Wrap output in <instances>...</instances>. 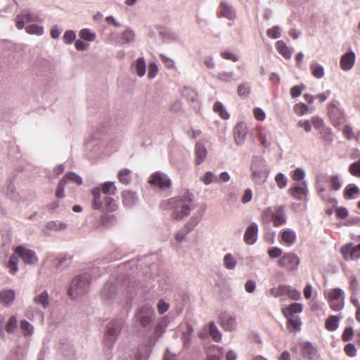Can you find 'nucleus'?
I'll use <instances>...</instances> for the list:
<instances>
[{
    "label": "nucleus",
    "mask_w": 360,
    "mask_h": 360,
    "mask_svg": "<svg viewBox=\"0 0 360 360\" xmlns=\"http://www.w3.org/2000/svg\"><path fill=\"white\" fill-rule=\"evenodd\" d=\"M162 206L166 210H171L172 219L181 220L188 216L195 208L193 195L186 192L181 196L172 198L162 202Z\"/></svg>",
    "instance_id": "f257e3e1"
},
{
    "label": "nucleus",
    "mask_w": 360,
    "mask_h": 360,
    "mask_svg": "<svg viewBox=\"0 0 360 360\" xmlns=\"http://www.w3.org/2000/svg\"><path fill=\"white\" fill-rule=\"evenodd\" d=\"M250 170L252 180L257 185L263 184L269 176V169L266 160L262 157L255 156L252 158Z\"/></svg>",
    "instance_id": "f03ea898"
},
{
    "label": "nucleus",
    "mask_w": 360,
    "mask_h": 360,
    "mask_svg": "<svg viewBox=\"0 0 360 360\" xmlns=\"http://www.w3.org/2000/svg\"><path fill=\"white\" fill-rule=\"evenodd\" d=\"M91 276L84 274L75 277L69 286L68 295L72 298H77L86 294L89 290Z\"/></svg>",
    "instance_id": "7ed1b4c3"
},
{
    "label": "nucleus",
    "mask_w": 360,
    "mask_h": 360,
    "mask_svg": "<svg viewBox=\"0 0 360 360\" xmlns=\"http://www.w3.org/2000/svg\"><path fill=\"white\" fill-rule=\"evenodd\" d=\"M167 326V320L164 317L161 322L159 323L158 328L155 329L153 335L150 337L148 345H140L136 354V360H148L150 357L151 348L155 344L158 338L164 332L163 328Z\"/></svg>",
    "instance_id": "20e7f679"
},
{
    "label": "nucleus",
    "mask_w": 360,
    "mask_h": 360,
    "mask_svg": "<svg viewBox=\"0 0 360 360\" xmlns=\"http://www.w3.org/2000/svg\"><path fill=\"white\" fill-rule=\"evenodd\" d=\"M123 321L120 319L111 321L106 326V331L103 337L104 349L110 351L122 330Z\"/></svg>",
    "instance_id": "39448f33"
},
{
    "label": "nucleus",
    "mask_w": 360,
    "mask_h": 360,
    "mask_svg": "<svg viewBox=\"0 0 360 360\" xmlns=\"http://www.w3.org/2000/svg\"><path fill=\"white\" fill-rule=\"evenodd\" d=\"M136 322L139 323L145 331L150 330L153 326L155 319L154 309L149 305L141 307L135 314Z\"/></svg>",
    "instance_id": "423d86ee"
},
{
    "label": "nucleus",
    "mask_w": 360,
    "mask_h": 360,
    "mask_svg": "<svg viewBox=\"0 0 360 360\" xmlns=\"http://www.w3.org/2000/svg\"><path fill=\"white\" fill-rule=\"evenodd\" d=\"M325 295L328 301L330 307L333 311H338L344 308L345 292L341 288H336L329 290Z\"/></svg>",
    "instance_id": "0eeeda50"
},
{
    "label": "nucleus",
    "mask_w": 360,
    "mask_h": 360,
    "mask_svg": "<svg viewBox=\"0 0 360 360\" xmlns=\"http://www.w3.org/2000/svg\"><path fill=\"white\" fill-rule=\"evenodd\" d=\"M14 252L18 258L22 259L25 264L33 265L38 262V257L35 252L24 245L16 247Z\"/></svg>",
    "instance_id": "6e6552de"
},
{
    "label": "nucleus",
    "mask_w": 360,
    "mask_h": 360,
    "mask_svg": "<svg viewBox=\"0 0 360 360\" xmlns=\"http://www.w3.org/2000/svg\"><path fill=\"white\" fill-rule=\"evenodd\" d=\"M328 115L335 127H339L345 121L344 112L340 108V104L337 101L329 104Z\"/></svg>",
    "instance_id": "1a4fd4ad"
},
{
    "label": "nucleus",
    "mask_w": 360,
    "mask_h": 360,
    "mask_svg": "<svg viewBox=\"0 0 360 360\" xmlns=\"http://www.w3.org/2000/svg\"><path fill=\"white\" fill-rule=\"evenodd\" d=\"M300 263V258L294 253H286L281 256L278 261V265L288 271L296 270Z\"/></svg>",
    "instance_id": "9d476101"
},
{
    "label": "nucleus",
    "mask_w": 360,
    "mask_h": 360,
    "mask_svg": "<svg viewBox=\"0 0 360 360\" xmlns=\"http://www.w3.org/2000/svg\"><path fill=\"white\" fill-rule=\"evenodd\" d=\"M270 215L274 226H278L286 222V215L283 206L277 207L274 212H272L271 207H267L263 211V217H267Z\"/></svg>",
    "instance_id": "9b49d317"
},
{
    "label": "nucleus",
    "mask_w": 360,
    "mask_h": 360,
    "mask_svg": "<svg viewBox=\"0 0 360 360\" xmlns=\"http://www.w3.org/2000/svg\"><path fill=\"white\" fill-rule=\"evenodd\" d=\"M40 21L38 15L32 13L28 9H25L16 16L15 18V26L18 30H22L25 23L34 22Z\"/></svg>",
    "instance_id": "f8f14e48"
},
{
    "label": "nucleus",
    "mask_w": 360,
    "mask_h": 360,
    "mask_svg": "<svg viewBox=\"0 0 360 360\" xmlns=\"http://www.w3.org/2000/svg\"><path fill=\"white\" fill-rule=\"evenodd\" d=\"M340 252L345 260H356L360 258V243H348L341 248Z\"/></svg>",
    "instance_id": "ddd939ff"
},
{
    "label": "nucleus",
    "mask_w": 360,
    "mask_h": 360,
    "mask_svg": "<svg viewBox=\"0 0 360 360\" xmlns=\"http://www.w3.org/2000/svg\"><path fill=\"white\" fill-rule=\"evenodd\" d=\"M148 183L154 186L161 189H167L171 186V180L169 178L160 172H157L151 174Z\"/></svg>",
    "instance_id": "4468645a"
},
{
    "label": "nucleus",
    "mask_w": 360,
    "mask_h": 360,
    "mask_svg": "<svg viewBox=\"0 0 360 360\" xmlns=\"http://www.w3.org/2000/svg\"><path fill=\"white\" fill-rule=\"evenodd\" d=\"M117 293L116 286L112 283H106L101 291V297L105 304H110L116 298Z\"/></svg>",
    "instance_id": "2eb2a0df"
},
{
    "label": "nucleus",
    "mask_w": 360,
    "mask_h": 360,
    "mask_svg": "<svg viewBox=\"0 0 360 360\" xmlns=\"http://www.w3.org/2000/svg\"><path fill=\"white\" fill-rule=\"evenodd\" d=\"M302 352L303 356L308 360H318L320 356L317 347L309 342L304 343Z\"/></svg>",
    "instance_id": "dca6fc26"
},
{
    "label": "nucleus",
    "mask_w": 360,
    "mask_h": 360,
    "mask_svg": "<svg viewBox=\"0 0 360 360\" xmlns=\"http://www.w3.org/2000/svg\"><path fill=\"white\" fill-rule=\"evenodd\" d=\"M122 204L127 208H132L139 202V197L136 193L125 190L122 192Z\"/></svg>",
    "instance_id": "f3484780"
},
{
    "label": "nucleus",
    "mask_w": 360,
    "mask_h": 360,
    "mask_svg": "<svg viewBox=\"0 0 360 360\" xmlns=\"http://www.w3.org/2000/svg\"><path fill=\"white\" fill-rule=\"evenodd\" d=\"M182 96L187 100L193 108H199L200 102L195 90L189 87H184L182 91Z\"/></svg>",
    "instance_id": "a211bd4d"
},
{
    "label": "nucleus",
    "mask_w": 360,
    "mask_h": 360,
    "mask_svg": "<svg viewBox=\"0 0 360 360\" xmlns=\"http://www.w3.org/2000/svg\"><path fill=\"white\" fill-rule=\"evenodd\" d=\"M91 207L95 210H102L105 203L104 196L102 195L101 188L96 187L91 190Z\"/></svg>",
    "instance_id": "6ab92c4d"
},
{
    "label": "nucleus",
    "mask_w": 360,
    "mask_h": 360,
    "mask_svg": "<svg viewBox=\"0 0 360 360\" xmlns=\"http://www.w3.org/2000/svg\"><path fill=\"white\" fill-rule=\"evenodd\" d=\"M235 143L240 146L244 143L247 135V125L245 122H238L236 124L234 129Z\"/></svg>",
    "instance_id": "aec40b11"
},
{
    "label": "nucleus",
    "mask_w": 360,
    "mask_h": 360,
    "mask_svg": "<svg viewBox=\"0 0 360 360\" xmlns=\"http://www.w3.org/2000/svg\"><path fill=\"white\" fill-rule=\"evenodd\" d=\"M258 226L255 222L251 223L246 229L244 241L248 245H253L257 238Z\"/></svg>",
    "instance_id": "412c9836"
},
{
    "label": "nucleus",
    "mask_w": 360,
    "mask_h": 360,
    "mask_svg": "<svg viewBox=\"0 0 360 360\" xmlns=\"http://www.w3.org/2000/svg\"><path fill=\"white\" fill-rule=\"evenodd\" d=\"M356 60V55L353 51H349L342 56L340 65L342 70L349 71L354 65Z\"/></svg>",
    "instance_id": "4be33fe9"
},
{
    "label": "nucleus",
    "mask_w": 360,
    "mask_h": 360,
    "mask_svg": "<svg viewBox=\"0 0 360 360\" xmlns=\"http://www.w3.org/2000/svg\"><path fill=\"white\" fill-rule=\"evenodd\" d=\"M135 39V32L131 28L126 29L116 37V42L120 45L132 43Z\"/></svg>",
    "instance_id": "5701e85b"
},
{
    "label": "nucleus",
    "mask_w": 360,
    "mask_h": 360,
    "mask_svg": "<svg viewBox=\"0 0 360 360\" xmlns=\"http://www.w3.org/2000/svg\"><path fill=\"white\" fill-rule=\"evenodd\" d=\"M289 192L294 198L299 200H304L308 193L306 182L304 181L302 186H295L290 188Z\"/></svg>",
    "instance_id": "b1692460"
},
{
    "label": "nucleus",
    "mask_w": 360,
    "mask_h": 360,
    "mask_svg": "<svg viewBox=\"0 0 360 360\" xmlns=\"http://www.w3.org/2000/svg\"><path fill=\"white\" fill-rule=\"evenodd\" d=\"M33 302L36 305L40 306L43 309H46L49 305V295L47 290L41 292H36L33 297Z\"/></svg>",
    "instance_id": "393cba45"
},
{
    "label": "nucleus",
    "mask_w": 360,
    "mask_h": 360,
    "mask_svg": "<svg viewBox=\"0 0 360 360\" xmlns=\"http://www.w3.org/2000/svg\"><path fill=\"white\" fill-rule=\"evenodd\" d=\"M219 11L222 16L229 20H233L236 17L235 9L226 1H221L219 4Z\"/></svg>",
    "instance_id": "a878e982"
},
{
    "label": "nucleus",
    "mask_w": 360,
    "mask_h": 360,
    "mask_svg": "<svg viewBox=\"0 0 360 360\" xmlns=\"http://www.w3.org/2000/svg\"><path fill=\"white\" fill-rule=\"evenodd\" d=\"M282 242L287 246H291L296 240L295 232L290 229H286L281 232Z\"/></svg>",
    "instance_id": "bb28decb"
},
{
    "label": "nucleus",
    "mask_w": 360,
    "mask_h": 360,
    "mask_svg": "<svg viewBox=\"0 0 360 360\" xmlns=\"http://www.w3.org/2000/svg\"><path fill=\"white\" fill-rule=\"evenodd\" d=\"M221 327L228 331L234 330L237 327V322L235 316L224 315L221 318Z\"/></svg>",
    "instance_id": "cd10ccee"
},
{
    "label": "nucleus",
    "mask_w": 360,
    "mask_h": 360,
    "mask_svg": "<svg viewBox=\"0 0 360 360\" xmlns=\"http://www.w3.org/2000/svg\"><path fill=\"white\" fill-rule=\"evenodd\" d=\"M15 294L13 290H3L0 292V303L9 306L15 300Z\"/></svg>",
    "instance_id": "c85d7f7f"
},
{
    "label": "nucleus",
    "mask_w": 360,
    "mask_h": 360,
    "mask_svg": "<svg viewBox=\"0 0 360 360\" xmlns=\"http://www.w3.org/2000/svg\"><path fill=\"white\" fill-rule=\"evenodd\" d=\"M132 69L139 77H143L146 74V61L144 58H137L131 65Z\"/></svg>",
    "instance_id": "c756f323"
},
{
    "label": "nucleus",
    "mask_w": 360,
    "mask_h": 360,
    "mask_svg": "<svg viewBox=\"0 0 360 360\" xmlns=\"http://www.w3.org/2000/svg\"><path fill=\"white\" fill-rule=\"evenodd\" d=\"M302 310V304L295 302L290 304L288 307L283 309L282 312L285 316H295V314L300 313Z\"/></svg>",
    "instance_id": "7c9ffc66"
},
{
    "label": "nucleus",
    "mask_w": 360,
    "mask_h": 360,
    "mask_svg": "<svg viewBox=\"0 0 360 360\" xmlns=\"http://www.w3.org/2000/svg\"><path fill=\"white\" fill-rule=\"evenodd\" d=\"M195 163L197 165H200L202 163L206 156H207V150L203 144L200 142H198L195 145Z\"/></svg>",
    "instance_id": "2f4dec72"
},
{
    "label": "nucleus",
    "mask_w": 360,
    "mask_h": 360,
    "mask_svg": "<svg viewBox=\"0 0 360 360\" xmlns=\"http://www.w3.org/2000/svg\"><path fill=\"white\" fill-rule=\"evenodd\" d=\"M99 187L103 194L105 195V196L113 195L117 193V188L112 181H106L101 184Z\"/></svg>",
    "instance_id": "473e14b6"
},
{
    "label": "nucleus",
    "mask_w": 360,
    "mask_h": 360,
    "mask_svg": "<svg viewBox=\"0 0 360 360\" xmlns=\"http://www.w3.org/2000/svg\"><path fill=\"white\" fill-rule=\"evenodd\" d=\"M276 49L277 51L282 55L285 59H290L292 56V52L287 46L285 42L282 40L277 41L276 43Z\"/></svg>",
    "instance_id": "72a5a7b5"
},
{
    "label": "nucleus",
    "mask_w": 360,
    "mask_h": 360,
    "mask_svg": "<svg viewBox=\"0 0 360 360\" xmlns=\"http://www.w3.org/2000/svg\"><path fill=\"white\" fill-rule=\"evenodd\" d=\"M293 110L297 115L302 116L311 113L314 111V108L309 107L303 103H299L294 105Z\"/></svg>",
    "instance_id": "f704fd0d"
},
{
    "label": "nucleus",
    "mask_w": 360,
    "mask_h": 360,
    "mask_svg": "<svg viewBox=\"0 0 360 360\" xmlns=\"http://www.w3.org/2000/svg\"><path fill=\"white\" fill-rule=\"evenodd\" d=\"M104 200L105 203H103V208L101 211L112 212L117 209L118 205L114 198L110 196H104Z\"/></svg>",
    "instance_id": "c9c22d12"
},
{
    "label": "nucleus",
    "mask_w": 360,
    "mask_h": 360,
    "mask_svg": "<svg viewBox=\"0 0 360 360\" xmlns=\"http://www.w3.org/2000/svg\"><path fill=\"white\" fill-rule=\"evenodd\" d=\"M311 75L316 79H321L325 75V69L323 65L313 62L310 65Z\"/></svg>",
    "instance_id": "e433bc0d"
},
{
    "label": "nucleus",
    "mask_w": 360,
    "mask_h": 360,
    "mask_svg": "<svg viewBox=\"0 0 360 360\" xmlns=\"http://www.w3.org/2000/svg\"><path fill=\"white\" fill-rule=\"evenodd\" d=\"M79 36L81 39L87 42H92L96 39V32L91 31V30L89 28L82 29L79 32Z\"/></svg>",
    "instance_id": "4c0bfd02"
},
{
    "label": "nucleus",
    "mask_w": 360,
    "mask_h": 360,
    "mask_svg": "<svg viewBox=\"0 0 360 360\" xmlns=\"http://www.w3.org/2000/svg\"><path fill=\"white\" fill-rule=\"evenodd\" d=\"M216 77L219 81L224 82V83H229L235 80V74L233 71H220L219 72Z\"/></svg>",
    "instance_id": "58836bf2"
},
{
    "label": "nucleus",
    "mask_w": 360,
    "mask_h": 360,
    "mask_svg": "<svg viewBox=\"0 0 360 360\" xmlns=\"http://www.w3.org/2000/svg\"><path fill=\"white\" fill-rule=\"evenodd\" d=\"M341 317L330 316L326 321V328L329 331H335L339 326V321Z\"/></svg>",
    "instance_id": "ea45409f"
},
{
    "label": "nucleus",
    "mask_w": 360,
    "mask_h": 360,
    "mask_svg": "<svg viewBox=\"0 0 360 360\" xmlns=\"http://www.w3.org/2000/svg\"><path fill=\"white\" fill-rule=\"evenodd\" d=\"M18 259L15 252L9 258L7 268L11 274H15L18 271Z\"/></svg>",
    "instance_id": "a19ab883"
},
{
    "label": "nucleus",
    "mask_w": 360,
    "mask_h": 360,
    "mask_svg": "<svg viewBox=\"0 0 360 360\" xmlns=\"http://www.w3.org/2000/svg\"><path fill=\"white\" fill-rule=\"evenodd\" d=\"M360 190L357 186L350 184L346 186L344 191V197L346 199H352L354 198L356 194H358Z\"/></svg>",
    "instance_id": "79ce46f5"
},
{
    "label": "nucleus",
    "mask_w": 360,
    "mask_h": 360,
    "mask_svg": "<svg viewBox=\"0 0 360 360\" xmlns=\"http://www.w3.org/2000/svg\"><path fill=\"white\" fill-rule=\"evenodd\" d=\"M58 349L65 356H71L75 354V350L68 342H61Z\"/></svg>",
    "instance_id": "37998d69"
},
{
    "label": "nucleus",
    "mask_w": 360,
    "mask_h": 360,
    "mask_svg": "<svg viewBox=\"0 0 360 360\" xmlns=\"http://www.w3.org/2000/svg\"><path fill=\"white\" fill-rule=\"evenodd\" d=\"M131 172L128 169L120 170L117 175L120 182L124 185L129 184L131 180Z\"/></svg>",
    "instance_id": "c03bdc74"
},
{
    "label": "nucleus",
    "mask_w": 360,
    "mask_h": 360,
    "mask_svg": "<svg viewBox=\"0 0 360 360\" xmlns=\"http://www.w3.org/2000/svg\"><path fill=\"white\" fill-rule=\"evenodd\" d=\"M224 266L229 270L234 269L236 266L237 262L231 253H227L223 259Z\"/></svg>",
    "instance_id": "a18cd8bd"
},
{
    "label": "nucleus",
    "mask_w": 360,
    "mask_h": 360,
    "mask_svg": "<svg viewBox=\"0 0 360 360\" xmlns=\"http://www.w3.org/2000/svg\"><path fill=\"white\" fill-rule=\"evenodd\" d=\"M5 330L7 333H13L18 328V318L15 315L11 316L6 323L4 324Z\"/></svg>",
    "instance_id": "49530a36"
},
{
    "label": "nucleus",
    "mask_w": 360,
    "mask_h": 360,
    "mask_svg": "<svg viewBox=\"0 0 360 360\" xmlns=\"http://www.w3.org/2000/svg\"><path fill=\"white\" fill-rule=\"evenodd\" d=\"M66 227V224L60 221H51L46 224V228L51 231L64 230Z\"/></svg>",
    "instance_id": "de8ad7c7"
},
{
    "label": "nucleus",
    "mask_w": 360,
    "mask_h": 360,
    "mask_svg": "<svg viewBox=\"0 0 360 360\" xmlns=\"http://www.w3.org/2000/svg\"><path fill=\"white\" fill-rule=\"evenodd\" d=\"M213 109L222 119L226 120L229 117V114L221 102L217 101L214 105Z\"/></svg>",
    "instance_id": "09e8293b"
},
{
    "label": "nucleus",
    "mask_w": 360,
    "mask_h": 360,
    "mask_svg": "<svg viewBox=\"0 0 360 360\" xmlns=\"http://www.w3.org/2000/svg\"><path fill=\"white\" fill-rule=\"evenodd\" d=\"M209 332L214 341L219 342L221 340V333L213 321L209 324Z\"/></svg>",
    "instance_id": "8fccbe9b"
},
{
    "label": "nucleus",
    "mask_w": 360,
    "mask_h": 360,
    "mask_svg": "<svg viewBox=\"0 0 360 360\" xmlns=\"http://www.w3.org/2000/svg\"><path fill=\"white\" fill-rule=\"evenodd\" d=\"M205 185H209L214 182H218L217 176L212 172H207L203 176L200 178Z\"/></svg>",
    "instance_id": "3c124183"
},
{
    "label": "nucleus",
    "mask_w": 360,
    "mask_h": 360,
    "mask_svg": "<svg viewBox=\"0 0 360 360\" xmlns=\"http://www.w3.org/2000/svg\"><path fill=\"white\" fill-rule=\"evenodd\" d=\"M101 223L105 227H110L117 223V218L113 214H104L101 217Z\"/></svg>",
    "instance_id": "603ef678"
},
{
    "label": "nucleus",
    "mask_w": 360,
    "mask_h": 360,
    "mask_svg": "<svg viewBox=\"0 0 360 360\" xmlns=\"http://www.w3.org/2000/svg\"><path fill=\"white\" fill-rule=\"evenodd\" d=\"M27 33L29 34H35L41 36L44 33V30L42 26L32 24L25 27Z\"/></svg>",
    "instance_id": "864d4df0"
},
{
    "label": "nucleus",
    "mask_w": 360,
    "mask_h": 360,
    "mask_svg": "<svg viewBox=\"0 0 360 360\" xmlns=\"http://www.w3.org/2000/svg\"><path fill=\"white\" fill-rule=\"evenodd\" d=\"M288 285H279L278 287H274L270 289L269 293L274 297H278L285 295Z\"/></svg>",
    "instance_id": "5fc2aeb1"
},
{
    "label": "nucleus",
    "mask_w": 360,
    "mask_h": 360,
    "mask_svg": "<svg viewBox=\"0 0 360 360\" xmlns=\"http://www.w3.org/2000/svg\"><path fill=\"white\" fill-rule=\"evenodd\" d=\"M20 328L25 336L32 335L34 332L33 326L26 320H23L20 322Z\"/></svg>",
    "instance_id": "6e6d98bb"
},
{
    "label": "nucleus",
    "mask_w": 360,
    "mask_h": 360,
    "mask_svg": "<svg viewBox=\"0 0 360 360\" xmlns=\"http://www.w3.org/2000/svg\"><path fill=\"white\" fill-rule=\"evenodd\" d=\"M282 30L279 26L275 25L266 31V35L271 39H278L281 37Z\"/></svg>",
    "instance_id": "4d7b16f0"
},
{
    "label": "nucleus",
    "mask_w": 360,
    "mask_h": 360,
    "mask_svg": "<svg viewBox=\"0 0 360 360\" xmlns=\"http://www.w3.org/2000/svg\"><path fill=\"white\" fill-rule=\"evenodd\" d=\"M250 93V86L248 83H243L238 86V95L242 98H247Z\"/></svg>",
    "instance_id": "13d9d810"
},
{
    "label": "nucleus",
    "mask_w": 360,
    "mask_h": 360,
    "mask_svg": "<svg viewBox=\"0 0 360 360\" xmlns=\"http://www.w3.org/2000/svg\"><path fill=\"white\" fill-rule=\"evenodd\" d=\"M349 290L353 295H356L359 289V282L355 276L352 275L349 278Z\"/></svg>",
    "instance_id": "bf43d9fd"
},
{
    "label": "nucleus",
    "mask_w": 360,
    "mask_h": 360,
    "mask_svg": "<svg viewBox=\"0 0 360 360\" xmlns=\"http://www.w3.org/2000/svg\"><path fill=\"white\" fill-rule=\"evenodd\" d=\"M288 321V324L294 330H300L301 327V321L297 316H285Z\"/></svg>",
    "instance_id": "052dcab7"
},
{
    "label": "nucleus",
    "mask_w": 360,
    "mask_h": 360,
    "mask_svg": "<svg viewBox=\"0 0 360 360\" xmlns=\"http://www.w3.org/2000/svg\"><path fill=\"white\" fill-rule=\"evenodd\" d=\"M35 314L38 315L41 319V320L43 319L44 314L37 309H34V307H30L25 311V316L30 320H32L34 319Z\"/></svg>",
    "instance_id": "680f3d73"
},
{
    "label": "nucleus",
    "mask_w": 360,
    "mask_h": 360,
    "mask_svg": "<svg viewBox=\"0 0 360 360\" xmlns=\"http://www.w3.org/2000/svg\"><path fill=\"white\" fill-rule=\"evenodd\" d=\"M63 179H65L66 181L69 180L72 182H75L76 184L79 186L82 184V178L76 173L72 172L67 173Z\"/></svg>",
    "instance_id": "e2e57ef3"
},
{
    "label": "nucleus",
    "mask_w": 360,
    "mask_h": 360,
    "mask_svg": "<svg viewBox=\"0 0 360 360\" xmlns=\"http://www.w3.org/2000/svg\"><path fill=\"white\" fill-rule=\"evenodd\" d=\"M63 39L65 44H71L76 41V32L73 30H67L63 34Z\"/></svg>",
    "instance_id": "0e129e2a"
},
{
    "label": "nucleus",
    "mask_w": 360,
    "mask_h": 360,
    "mask_svg": "<svg viewBox=\"0 0 360 360\" xmlns=\"http://www.w3.org/2000/svg\"><path fill=\"white\" fill-rule=\"evenodd\" d=\"M188 232L185 230H179L175 234L174 241L173 242V245L174 247L178 248L180 243L184 241L187 235Z\"/></svg>",
    "instance_id": "69168bd1"
},
{
    "label": "nucleus",
    "mask_w": 360,
    "mask_h": 360,
    "mask_svg": "<svg viewBox=\"0 0 360 360\" xmlns=\"http://www.w3.org/2000/svg\"><path fill=\"white\" fill-rule=\"evenodd\" d=\"M275 181L277 186L281 189L285 188L287 186V178L281 172H279L276 174L275 176Z\"/></svg>",
    "instance_id": "338daca9"
},
{
    "label": "nucleus",
    "mask_w": 360,
    "mask_h": 360,
    "mask_svg": "<svg viewBox=\"0 0 360 360\" xmlns=\"http://www.w3.org/2000/svg\"><path fill=\"white\" fill-rule=\"evenodd\" d=\"M349 171L352 175L360 177V160L352 163L349 167Z\"/></svg>",
    "instance_id": "774afa93"
}]
</instances>
